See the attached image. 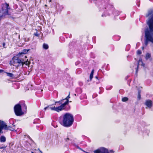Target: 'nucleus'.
I'll return each mask as SVG.
<instances>
[{
  "instance_id": "f257e3e1",
  "label": "nucleus",
  "mask_w": 153,
  "mask_h": 153,
  "mask_svg": "<svg viewBox=\"0 0 153 153\" xmlns=\"http://www.w3.org/2000/svg\"><path fill=\"white\" fill-rule=\"evenodd\" d=\"M69 102V100L66 101L64 98L59 101H56L53 104L56 106H52V105L50 106L49 108L52 110L59 112L65 109V106L68 104Z\"/></svg>"
},
{
  "instance_id": "f03ea898",
  "label": "nucleus",
  "mask_w": 153,
  "mask_h": 153,
  "mask_svg": "<svg viewBox=\"0 0 153 153\" xmlns=\"http://www.w3.org/2000/svg\"><path fill=\"white\" fill-rule=\"evenodd\" d=\"M74 121V117L72 114L67 113L63 116V125L64 126L70 127L72 125Z\"/></svg>"
},
{
  "instance_id": "7ed1b4c3",
  "label": "nucleus",
  "mask_w": 153,
  "mask_h": 153,
  "mask_svg": "<svg viewBox=\"0 0 153 153\" xmlns=\"http://www.w3.org/2000/svg\"><path fill=\"white\" fill-rule=\"evenodd\" d=\"M9 4L7 3L3 5L1 10H0V16L3 17L6 15H10L8 12V10L9 9Z\"/></svg>"
},
{
  "instance_id": "20e7f679",
  "label": "nucleus",
  "mask_w": 153,
  "mask_h": 153,
  "mask_svg": "<svg viewBox=\"0 0 153 153\" xmlns=\"http://www.w3.org/2000/svg\"><path fill=\"white\" fill-rule=\"evenodd\" d=\"M14 111L16 115L18 116H20L24 114L22 111L21 106L19 104L16 105L14 108Z\"/></svg>"
},
{
  "instance_id": "39448f33",
  "label": "nucleus",
  "mask_w": 153,
  "mask_h": 153,
  "mask_svg": "<svg viewBox=\"0 0 153 153\" xmlns=\"http://www.w3.org/2000/svg\"><path fill=\"white\" fill-rule=\"evenodd\" d=\"M94 153H109L108 150L106 148L102 147L94 151Z\"/></svg>"
},
{
  "instance_id": "423d86ee",
  "label": "nucleus",
  "mask_w": 153,
  "mask_h": 153,
  "mask_svg": "<svg viewBox=\"0 0 153 153\" xmlns=\"http://www.w3.org/2000/svg\"><path fill=\"white\" fill-rule=\"evenodd\" d=\"M7 125L5 123L2 121H0V133L1 132L3 129H5L7 128Z\"/></svg>"
},
{
  "instance_id": "0eeeda50",
  "label": "nucleus",
  "mask_w": 153,
  "mask_h": 153,
  "mask_svg": "<svg viewBox=\"0 0 153 153\" xmlns=\"http://www.w3.org/2000/svg\"><path fill=\"white\" fill-rule=\"evenodd\" d=\"M145 104L148 107L150 108L152 106V102L150 100H146L145 102Z\"/></svg>"
},
{
  "instance_id": "6e6552de",
  "label": "nucleus",
  "mask_w": 153,
  "mask_h": 153,
  "mask_svg": "<svg viewBox=\"0 0 153 153\" xmlns=\"http://www.w3.org/2000/svg\"><path fill=\"white\" fill-rule=\"evenodd\" d=\"M24 60L23 59H20L17 58L16 59L14 62L15 63H18L19 64H22V65L23 66L24 65Z\"/></svg>"
},
{
  "instance_id": "1a4fd4ad",
  "label": "nucleus",
  "mask_w": 153,
  "mask_h": 153,
  "mask_svg": "<svg viewBox=\"0 0 153 153\" xmlns=\"http://www.w3.org/2000/svg\"><path fill=\"white\" fill-rule=\"evenodd\" d=\"M0 141L1 142H4L6 141V138L3 136L1 137L0 138Z\"/></svg>"
},
{
  "instance_id": "9d476101",
  "label": "nucleus",
  "mask_w": 153,
  "mask_h": 153,
  "mask_svg": "<svg viewBox=\"0 0 153 153\" xmlns=\"http://www.w3.org/2000/svg\"><path fill=\"white\" fill-rule=\"evenodd\" d=\"M151 57V54L149 53H147L146 55L145 59L147 60L150 59Z\"/></svg>"
},
{
  "instance_id": "9b49d317",
  "label": "nucleus",
  "mask_w": 153,
  "mask_h": 153,
  "mask_svg": "<svg viewBox=\"0 0 153 153\" xmlns=\"http://www.w3.org/2000/svg\"><path fill=\"white\" fill-rule=\"evenodd\" d=\"M94 71V70L93 69L91 71V73L90 74V81H91V80L92 79V78L93 77Z\"/></svg>"
},
{
  "instance_id": "f8f14e48",
  "label": "nucleus",
  "mask_w": 153,
  "mask_h": 153,
  "mask_svg": "<svg viewBox=\"0 0 153 153\" xmlns=\"http://www.w3.org/2000/svg\"><path fill=\"white\" fill-rule=\"evenodd\" d=\"M7 129H6V130H9L12 131H14L15 130L14 128L10 126H7Z\"/></svg>"
},
{
  "instance_id": "ddd939ff",
  "label": "nucleus",
  "mask_w": 153,
  "mask_h": 153,
  "mask_svg": "<svg viewBox=\"0 0 153 153\" xmlns=\"http://www.w3.org/2000/svg\"><path fill=\"white\" fill-rule=\"evenodd\" d=\"M43 48L47 49L48 48V46L47 44L44 43L43 45Z\"/></svg>"
},
{
  "instance_id": "4468645a",
  "label": "nucleus",
  "mask_w": 153,
  "mask_h": 153,
  "mask_svg": "<svg viewBox=\"0 0 153 153\" xmlns=\"http://www.w3.org/2000/svg\"><path fill=\"white\" fill-rule=\"evenodd\" d=\"M6 73L7 74V75L11 77H13L14 76V75L11 73Z\"/></svg>"
},
{
  "instance_id": "2eb2a0df",
  "label": "nucleus",
  "mask_w": 153,
  "mask_h": 153,
  "mask_svg": "<svg viewBox=\"0 0 153 153\" xmlns=\"http://www.w3.org/2000/svg\"><path fill=\"white\" fill-rule=\"evenodd\" d=\"M140 93V90H138V91L137 97L139 100H140L141 98Z\"/></svg>"
},
{
  "instance_id": "dca6fc26",
  "label": "nucleus",
  "mask_w": 153,
  "mask_h": 153,
  "mask_svg": "<svg viewBox=\"0 0 153 153\" xmlns=\"http://www.w3.org/2000/svg\"><path fill=\"white\" fill-rule=\"evenodd\" d=\"M9 122L10 124L13 125L14 123V120L13 119H10L9 120Z\"/></svg>"
},
{
  "instance_id": "f3484780",
  "label": "nucleus",
  "mask_w": 153,
  "mask_h": 153,
  "mask_svg": "<svg viewBox=\"0 0 153 153\" xmlns=\"http://www.w3.org/2000/svg\"><path fill=\"white\" fill-rule=\"evenodd\" d=\"M28 51L27 50L24 49L23 50L22 52L21 53V54H25L27 53Z\"/></svg>"
},
{
  "instance_id": "a211bd4d",
  "label": "nucleus",
  "mask_w": 153,
  "mask_h": 153,
  "mask_svg": "<svg viewBox=\"0 0 153 153\" xmlns=\"http://www.w3.org/2000/svg\"><path fill=\"white\" fill-rule=\"evenodd\" d=\"M128 98L127 97H124L122 99V101L123 102H126L127 101Z\"/></svg>"
},
{
  "instance_id": "6ab92c4d",
  "label": "nucleus",
  "mask_w": 153,
  "mask_h": 153,
  "mask_svg": "<svg viewBox=\"0 0 153 153\" xmlns=\"http://www.w3.org/2000/svg\"><path fill=\"white\" fill-rule=\"evenodd\" d=\"M153 12L152 11H149L148 14L146 15V17H148L151 15L153 13Z\"/></svg>"
},
{
  "instance_id": "aec40b11",
  "label": "nucleus",
  "mask_w": 153,
  "mask_h": 153,
  "mask_svg": "<svg viewBox=\"0 0 153 153\" xmlns=\"http://www.w3.org/2000/svg\"><path fill=\"white\" fill-rule=\"evenodd\" d=\"M70 97V93H69L68 95L66 98H65V99L66 100V101L69 100V99Z\"/></svg>"
},
{
  "instance_id": "412c9836",
  "label": "nucleus",
  "mask_w": 153,
  "mask_h": 153,
  "mask_svg": "<svg viewBox=\"0 0 153 153\" xmlns=\"http://www.w3.org/2000/svg\"><path fill=\"white\" fill-rule=\"evenodd\" d=\"M138 66H139V63L138 64V65L137 66V68H136V73H137L138 72Z\"/></svg>"
},
{
  "instance_id": "4be33fe9",
  "label": "nucleus",
  "mask_w": 153,
  "mask_h": 153,
  "mask_svg": "<svg viewBox=\"0 0 153 153\" xmlns=\"http://www.w3.org/2000/svg\"><path fill=\"white\" fill-rule=\"evenodd\" d=\"M141 53V51L140 50H138L137 51V54H140Z\"/></svg>"
},
{
  "instance_id": "5701e85b",
  "label": "nucleus",
  "mask_w": 153,
  "mask_h": 153,
  "mask_svg": "<svg viewBox=\"0 0 153 153\" xmlns=\"http://www.w3.org/2000/svg\"><path fill=\"white\" fill-rule=\"evenodd\" d=\"M25 64L27 65H28V62L27 61H26L25 62L24 61V64Z\"/></svg>"
},
{
  "instance_id": "b1692460",
  "label": "nucleus",
  "mask_w": 153,
  "mask_h": 153,
  "mask_svg": "<svg viewBox=\"0 0 153 153\" xmlns=\"http://www.w3.org/2000/svg\"><path fill=\"white\" fill-rule=\"evenodd\" d=\"M34 35L36 36H39V35L37 33H35L34 34Z\"/></svg>"
},
{
  "instance_id": "393cba45",
  "label": "nucleus",
  "mask_w": 153,
  "mask_h": 153,
  "mask_svg": "<svg viewBox=\"0 0 153 153\" xmlns=\"http://www.w3.org/2000/svg\"><path fill=\"white\" fill-rule=\"evenodd\" d=\"M2 45L3 47L5 48V43L4 42H3L2 43Z\"/></svg>"
},
{
  "instance_id": "a878e982",
  "label": "nucleus",
  "mask_w": 153,
  "mask_h": 153,
  "mask_svg": "<svg viewBox=\"0 0 153 153\" xmlns=\"http://www.w3.org/2000/svg\"><path fill=\"white\" fill-rule=\"evenodd\" d=\"M29 38H28L27 39L26 38L25 39V41H29Z\"/></svg>"
},
{
  "instance_id": "bb28decb",
  "label": "nucleus",
  "mask_w": 153,
  "mask_h": 153,
  "mask_svg": "<svg viewBox=\"0 0 153 153\" xmlns=\"http://www.w3.org/2000/svg\"><path fill=\"white\" fill-rule=\"evenodd\" d=\"M49 107V106H48L46 107L45 108H44V109H45V110H46V109L48 108V107Z\"/></svg>"
},
{
  "instance_id": "cd10ccee",
  "label": "nucleus",
  "mask_w": 153,
  "mask_h": 153,
  "mask_svg": "<svg viewBox=\"0 0 153 153\" xmlns=\"http://www.w3.org/2000/svg\"><path fill=\"white\" fill-rule=\"evenodd\" d=\"M69 138H67L65 140H66V141H67V140H69Z\"/></svg>"
},
{
  "instance_id": "c85d7f7f",
  "label": "nucleus",
  "mask_w": 153,
  "mask_h": 153,
  "mask_svg": "<svg viewBox=\"0 0 153 153\" xmlns=\"http://www.w3.org/2000/svg\"><path fill=\"white\" fill-rule=\"evenodd\" d=\"M110 151L111 152H114V151H113V150H111Z\"/></svg>"
},
{
  "instance_id": "c756f323",
  "label": "nucleus",
  "mask_w": 153,
  "mask_h": 153,
  "mask_svg": "<svg viewBox=\"0 0 153 153\" xmlns=\"http://www.w3.org/2000/svg\"><path fill=\"white\" fill-rule=\"evenodd\" d=\"M3 71V70H0V73H1Z\"/></svg>"
},
{
  "instance_id": "7c9ffc66",
  "label": "nucleus",
  "mask_w": 153,
  "mask_h": 153,
  "mask_svg": "<svg viewBox=\"0 0 153 153\" xmlns=\"http://www.w3.org/2000/svg\"><path fill=\"white\" fill-rule=\"evenodd\" d=\"M95 78H96V79H98V77H97V76H95Z\"/></svg>"
},
{
  "instance_id": "2f4dec72",
  "label": "nucleus",
  "mask_w": 153,
  "mask_h": 153,
  "mask_svg": "<svg viewBox=\"0 0 153 153\" xmlns=\"http://www.w3.org/2000/svg\"><path fill=\"white\" fill-rule=\"evenodd\" d=\"M19 39H20V35H19Z\"/></svg>"
},
{
  "instance_id": "473e14b6",
  "label": "nucleus",
  "mask_w": 153,
  "mask_h": 153,
  "mask_svg": "<svg viewBox=\"0 0 153 153\" xmlns=\"http://www.w3.org/2000/svg\"><path fill=\"white\" fill-rule=\"evenodd\" d=\"M51 1V0H50L49 1V2H50Z\"/></svg>"
},
{
  "instance_id": "72a5a7b5",
  "label": "nucleus",
  "mask_w": 153,
  "mask_h": 153,
  "mask_svg": "<svg viewBox=\"0 0 153 153\" xmlns=\"http://www.w3.org/2000/svg\"><path fill=\"white\" fill-rule=\"evenodd\" d=\"M31 153H34L33 152H31Z\"/></svg>"
},
{
  "instance_id": "f704fd0d",
  "label": "nucleus",
  "mask_w": 153,
  "mask_h": 153,
  "mask_svg": "<svg viewBox=\"0 0 153 153\" xmlns=\"http://www.w3.org/2000/svg\"><path fill=\"white\" fill-rule=\"evenodd\" d=\"M29 138H30V140H31V138L30 137H29Z\"/></svg>"
},
{
  "instance_id": "c9c22d12",
  "label": "nucleus",
  "mask_w": 153,
  "mask_h": 153,
  "mask_svg": "<svg viewBox=\"0 0 153 153\" xmlns=\"http://www.w3.org/2000/svg\"><path fill=\"white\" fill-rule=\"evenodd\" d=\"M142 48H143V49H144V47H143Z\"/></svg>"
},
{
  "instance_id": "e433bc0d",
  "label": "nucleus",
  "mask_w": 153,
  "mask_h": 153,
  "mask_svg": "<svg viewBox=\"0 0 153 153\" xmlns=\"http://www.w3.org/2000/svg\"><path fill=\"white\" fill-rule=\"evenodd\" d=\"M25 57L27 58V56H25Z\"/></svg>"
},
{
  "instance_id": "4c0bfd02",
  "label": "nucleus",
  "mask_w": 153,
  "mask_h": 153,
  "mask_svg": "<svg viewBox=\"0 0 153 153\" xmlns=\"http://www.w3.org/2000/svg\"><path fill=\"white\" fill-rule=\"evenodd\" d=\"M45 6H47V5H45Z\"/></svg>"
},
{
  "instance_id": "58836bf2",
  "label": "nucleus",
  "mask_w": 153,
  "mask_h": 153,
  "mask_svg": "<svg viewBox=\"0 0 153 153\" xmlns=\"http://www.w3.org/2000/svg\"><path fill=\"white\" fill-rule=\"evenodd\" d=\"M103 15H102V16H103Z\"/></svg>"
},
{
  "instance_id": "ea45409f",
  "label": "nucleus",
  "mask_w": 153,
  "mask_h": 153,
  "mask_svg": "<svg viewBox=\"0 0 153 153\" xmlns=\"http://www.w3.org/2000/svg\"><path fill=\"white\" fill-rule=\"evenodd\" d=\"M25 108H26V107L25 106Z\"/></svg>"
},
{
  "instance_id": "a19ab883",
  "label": "nucleus",
  "mask_w": 153,
  "mask_h": 153,
  "mask_svg": "<svg viewBox=\"0 0 153 153\" xmlns=\"http://www.w3.org/2000/svg\"><path fill=\"white\" fill-rule=\"evenodd\" d=\"M74 95H75V96L76 95V94H74Z\"/></svg>"
}]
</instances>
